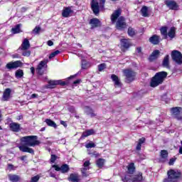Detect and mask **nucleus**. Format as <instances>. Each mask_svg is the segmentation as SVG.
Masks as SVG:
<instances>
[{
	"instance_id": "4d7b16f0",
	"label": "nucleus",
	"mask_w": 182,
	"mask_h": 182,
	"mask_svg": "<svg viewBox=\"0 0 182 182\" xmlns=\"http://www.w3.org/2000/svg\"><path fill=\"white\" fill-rule=\"evenodd\" d=\"M49 176H50V177H52L53 178H56V174L53 172H50Z\"/></svg>"
},
{
	"instance_id": "bf43d9fd",
	"label": "nucleus",
	"mask_w": 182,
	"mask_h": 182,
	"mask_svg": "<svg viewBox=\"0 0 182 182\" xmlns=\"http://www.w3.org/2000/svg\"><path fill=\"white\" fill-rule=\"evenodd\" d=\"M68 110L71 112V113H74L75 112V107H70L68 108Z\"/></svg>"
},
{
	"instance_id": "774afa93",
	"label": "nucleus",
	"mask_w": 182,
	"mask_h": 182,
	"mask_svg": "<svg viewBox=\"0 0 182 182\" xmlns=\"http://www.w3.org/2000/svg\"><path fill=\"white\" fill-rule=\"evenodd\" d=\"M179 153H180V154H182V147H180V149H179Z\"/></svg>"
},
{
	"instance_id": "f03ea898",
	"label": "nucleus",
	"mask_w": 182,
	"mask_h": 182,
	"mask_svg": "<svg viewBox=\"0 0 182 182\" xmlns=\"http://www.w3.org/2000/svg\"><path fill=\"white\" fill-rule=\"evenodd\" d=\"M168 178H165L163 182H178L181 180L182 173L181 171L170 169L167 172Z\"/></svg>"
},
{
	"instance_id": "e433bc0d",
	"label": "nucleus",
	"mask_w": 182,
	"mask_h": 182,
	"mask_svg": "<svg viewBox=\"0 0 182 182\" xmlns=\"http://www.w3.org/2000/svg\"><path fill=\"white\" fill-rule=\"evenodd\" d=\"M162 36H164L165 39H167V27H161L160 29Z\"/></svg>"
},
{
	"instance_id": "8fccbe9b",
	"label": "nucleus",
	"mask_w": 182,
	"mask_h": 182,
	"mask_svg": "<svg viewBox=\"0 0 182 182\" xmlns=\"http://www.w3.org/2000/svg\"><path fill=\"white\" fill-rule=\"evenodd\" d=\"M24 52L22 53V55L23 56H31V50H23Z\"/></svg>"
},
{
	"instance_id": "864d4df0",
	"label": "nucleus",
	"mask_w": 182,
	"mask_h": 182,
	"mask_svg": "<svg viewBox=\"0 0 182 182\" xmlns=\"http://www.w3.org/2000/svg\"><path fill=\"white\" fill-rule=\"evenodd\" d=\"M53 168H55V171H61V166L59 167L58 165L54 164L52 166Z\"/></svg>"
},
{
	"instance_id": "2eb2a0df",
	"label": "nucleus",
	"mask_w": 182,
	"mask_h": 182,
	"mask_svg": "<svg viewBox=\"0 0 182 182\" xmlns=\"http://www.w3.org/2000/svg\"><path fill=\"white\" fill-rule=\"evenodd\" d=\"M127 171L126 174H129V176H132L136 173V166H134V163L131 162L127 166Z\"/></svg>"
},
{
	"instance_id": "7ed1b4c3",
	"label": "nucleus",
	"mask_w": 182,
	"mask_h": 182,
	"mask_svg": "<svg viewBox=\"0 0 182 182\" xmlns=\"http://www.w3.org/2000/svg\"><path fill=\"white\" fill-rule=\"evenodd\" d=\"M167 77V73L164 71L157 73L151 80V87H157L164 82V79Z\"/></svg>"
},
{
	"instance_id": "ea45409f",
	"label": "nucleus",
	"mask_w": 182,
	"mask_h": 182,
	"mask_svg": "<svg viewBox=\"0 0 182 182\" xmlns=\"http://www.w3.org/2000/svg\"><path fill=\"white\" fill-rule=\"evenodd\" d=\"M59 53H60V51L59 50H57L51 53L49 55V59H52V58H55V56H57V55H59Z\"/></svg>"
},
{
	"instance_id": "72a5a7b5",
	"label": "nucleus",
	"mask_w": 182,
	"mask_h": 182,
	"mask_svg": "<svg viewBox=\"0 0 182 182\" xmlns=\"http://www.w3.org/2000/svg\"><path fill=\"white\" fill-rule=\"evenodd\" d=\"M96 164L99 168H103V166H105V159L100 158L97 160Z\"/></svg>"
},
{
	"instance_id": "e2e57ef3",
	"label": "nucleus",
	"mask_w": 182,
	"mask_h": 182,
	"mask_svg": "<svg viewBox=\"0 0 182 182\" xmlns=\"http://www.w3.org/2000/svg\"><path fill=\"white\" fill-rule=\"evenodd\" d=\"M36 97H38V95L37 94H32L31 96V99H35Z\"/></svg>"
},
{
	"instance_id": "c03bdc74",
	"label": "nucleus",
	"mask_w": 182,
	"mask_h": 182,
	"mask_svg": "<svg viewBox=\"0 0 182 182\" xmlns=\"http://www.w3.org/2000/svg\"><path fill=\"white\" fill-rule=\"evenodd\" d=\"M87 170H89V168H81V173L82 177H87V173L86 172Z\"/></svg>"
},
{
	"instance_id": "49530a36",
	"label": "nucleus",
	"mask_w": 182,
	"mask_h": 182,
	"mask_svg": "<svg viewBox=\"0 0 182 182\" xmlns=\"http://www.w3.org/2000/svg\"><path fill=\"white\" fill-rule=\"evenodd\" d=\"M86 149H93L94 147H96V144L93 142H89L85 145Z\"/></svg>"
},
{
	"instance_id": "f257e3e1",
	"label": "nucleus",
	"mask_w": 182,
	"mask_h": 182,
	"mask_svg": "<svg viewBox=\"0 0 182 182\" xmlns=\"http://www.w3.org/2000/svg\"><path fill=\"white\" fill-rule=\"evenodd\" d=\"M20 141L23 144L18 146L20 151L29 153L30 154H35L33 149L30 147H35L41 144V141L38 140V136L35 135L23 136Z\"/></svg>"
},
{
	"instance_id": "6ab92c4d",
	"label": "nucleus",
	"mask_w": 182,
	"mask_h": 182,
	"mask_svg": "<svg viewBox=\"0 0 182 182\" xmlns=\"http://www.w3.org/2000/svg\"><path fill=\"white\" fill-rule=\"evenodd\" d=\"M159 56H160V50H154L149 58V62H154V60H156Z\"/></svg>"
},
{
	"instance_id": "ddd939ff",
	"label": "nucleus",
	"mask_w": 182,
	"mask_h": 182,
	"mask_svg": "<svg viewBox=\"0 0 182 182\" xmlns=\"http://www.w3.org/2000/svg\"><path fill=\"white\" fill-rule=\"evenodd\" d=\"M21 61L11 62L6 64V68L9 70L17 69V68H21Z\"/></svg>"
},
{
	"instance_id": "aec40b11",
	"label": "nucleus",
	"mask_w": 182,
	"mask_h": 182,
	"mask_svg": "<svg viewBox=\"0 0 182 182\" xmlns=\"http://www.w3.org/2000/svg\"><path fill=\"white\" fill-rule=\"evenodd\" d=\"M73 14V11L70 7H66L63 10L62 16L63 18H69Z\"/></svg>"
},
{
	"instance_id": "f3484780",
	"label": "nucleus",
	"mask_w": 182,
	"mask_h": 182,
	"mask_svg": "<svg viewBox=\"0 0 182 182\" xmlns=\"http://www.w3.org/2000/svg\"><path fill=\"white\" fill-rule=\"evenodd\" d=\"M11 93H12V90L11 88H6L3 93L2 100L4 102H8L11 99Z\"/></svg>"
},
{
	"instance_id": "3c124183",
	"label": "nucleus",
	"mask_w": 182,
	"mask_h": 182,
	"mask_svg": "<svg viewBox=\"0 0 182 182\" xmlns=\"http://www.w3.org/2000/svg\"><path fill=\"white\" fill-rule=\"evenodd\" d=\"M89 166H90V161H85L83 164L84 168H89Z\"/></svg>"
},
{
	"instance_id": "5fc2aeb1",
	"label": "nucleus",
	"mask_w": 182,
	"mask_h": 182,
	"mask_svg": "<svg viewBox=\"0 0 182 182\" xmlns=\"http://www.w3.org/2000/svg\"><path fill=\"white\" fill-rule=\"evenodd\" d=\"M14 165L12 164H8L7 168L9 170V171H12L14 170Z\"/></svg>"
},
{
	"instance_id": "1a4fd4ad",
	"label": "nucleus",
	"mask_w": 182,
	"mask_h": 182,
	"mask_svg": "<svg viewBox=\"0 0 182 182\" xmlns=\"http://www.w3.org/2000/svg\"><path fill=\"white\" fill-rule=\"evenodd\" d=\"M159 161L160 163H166V161H168V151L167 150H161Z\"/></svg>"
},
{
	"instance_id": "dca6fc26",
	"label": "nucleus",
	"mask_w": 182,
	"mask_h": 182,
	"mask_svg": "<svg viewBox=\"0 0 182 182\" xmlns=\"http://www.w3.org/2000/svg\"><path fill=\"white\" fill-rule=\"evenodd\" d=\"M31 48V43L29 42V40L28 38H24L21 46L19 47V49L21 50H28Z\"/></svg>"
},
{
	"instance_id": "c9c22d12",
	"label": "nucleus",
	"mask_w": 182,
	"mask_h": 182,
	"mask_svg": "<svg viewBox=\"0 0 182 182\" xmlns=\"http://www.w3.org/2000/svg\"><path fill=\"white\" fill-rule=\"evenodd\" d=\"M21 24H17L14 28L11 29V32L14 34L19 33L21 32Z\"/></svg>"
},
{
	"instance_id": "2f4dec72",
	"label": "nucleus",
	"mask_w": 182,
	"mask_h": 182,
	"mask_svg": "<svg viewBox=\"0 0 182 182\" xmlns=\"http://www.w3.org/2000/svg\"><path fill=\"white\" fill-rule=\"evenodd\" d=\"M141 14L144 18L149 16V8L146 6H144L141 9Z\"/></svg>"
},
{
	"instance_id": "a211bd4d",
	"label": "nucleus",
	"mask_w": 182,
	"mask_h": 182,
	"mask_svg": "<svg viewBox=\"0 0 182 182\" xmlns=\"http://www.w3.org/2000/svg\"><path fill=\"white\" fill-rule=\"evenodd\" d=\"M9 128L11 132H15L16 133H18V132L21 130V124L16 122H11L9 124Z\"/></svg>"
},
{
	"instance_id": "0e129e2a",
	"label": "nucleus",
	"mask_w": 182,
	"mask_h": 182,
	"mask_svg": "<svg viewBox=\"0 0 182 182\" xmlns=\"http://www.w3.org/2000/svg\"><path fill=\"white\" fill-rule=\"evenodd\" d=\"M31 72L32 75H35V68L31 67Z\"/></svg>"
},
{
	"instance_id": "0eeeda50",
	"label": "nucleus",
	"mask_w": 182,
	"mask_h": 182,
	"mask_svg": "<svg viewBox=\"0 0 182 182\" xmlns=\"http://www.w3.org/2000/svg\"><path fill=\"white\" fill-rule=\"evenodd\" d=\"M48 62H49V60L46 59L39 63L36 70L38 75H43L45 73V70H46V68H48Z\"/></svg>"
},
{
	"instance_id": "c85d7f7f",
	"label": "nucleus",
	"mask_w": 182,
	"mask_h": 182,
	"mask_svg": "<svg viewBox=\"0 0 182 182\" xmlns=\"http://www.w3.org/2000/svg\"><path fill=\"white\" fill-rule=\"evenodd\" d=\"M170 56L168 55H166L163 60L162 62V66H164V68H170Z\"/></svg>"
},
{
	"instance_id": "6e6552de",
	"label": "nucleus",
	"mask_w": 182,
	"mask_h": 182,
	"mask_svg": "<svg viewBox=\"0 0 182 182\" xmlns=\"http://www.w3.org/2000/svg\"><path fill=\"white\" fill-rule=\"evenodd\" d=\"M171 58L178 65H181L182 63V55L181 53L178 50H174L171 53Z\"/></svg>"
},
{
	"instance_id": "c756f323",
	"label": "nucleus",
	"mask_w": 182,
	"mask_h": 182,
	"mask_svg": "<svg viewBox=\"0 0 182 182\" xmlns=\"http://www.w3.org/2000/svg\"><path fill=\"white\" fill-rule=\"evenodd\" d=\"M47 125L49 126V127H53L54 129H58V125L56 124V122L53 121L50 119H46L45 120Z\"/></svg>"
},
{
	"instance_id": "a19ab883",
	"label": "nucleus",
	"mask_w": 182,
	"mask_h": 182,
	"mask_svg": "<svg viewBox=\"0 0 182 182\" xmlns=\"http://www.w3.org/2000/svg\"><path fill=\"white\" fill-rule=\"evenodd\" d=\"M57 85H60V86H66V85H69V82L58 80H57Z\"/></svg>"
},
{
	"instance_id": "4be33fe9",
	"label": "nucleus",
	"mask_w": 182,
	"mask_h": 182,
	"mask_svg": "<svg viewBox=\"0 0 182 182\" xmlns=\"http://www.w3.org/2000/svg\"><path fill=\"white\" fill-rule=\"evenodd\" d=\"M111 79L114 82L115 86H117L118 87H122V82H120V79L119 78V77H117V75L114 74L112 75Z\"/></svg>"
},
{
	"instance_id": "7c9ffc66",
	"label": "nucleus",
	"mask_w": 182,
	"mask_h": 182,
	"mask_svg": "<svg viewBox=\"0 0 182 182\" xmlns=\"http://www.w3.org/2000/svg\"><path fill=\"white\" fill-rule=\"evenodd\" d=\"M70 170V168L69 167V165L64 164L61 166V171L60 172L63 174H66V173H69V171Z\"/></svg>"
},
{
	"instance_id": "79ce46f5",
	"label": "nucleus",
	"mask_w": 182,
	"mask_h": 182,
	"mask_svg": "<svg viewBox=\"0 0 182 182\" xmlns=\"http://www.w3.org/2000/svg\"><path fill=\"white\" fill-rule=\"evenodd\" d=\"M135 34H136V32L134 31V28L129 27L128 28V35L129 36H134Z\"/></svg>"
},
{
	"instance_id": "4c0bfd02",
	"label": "nucleus",
	"mask_w": 182,
	"mask_h": 182,
	"mask_svg": "<svg viewBox=\"0 0 182 182\" xmlns=\"http://www.w3.org/2000/svg\"><path fill=\"white\" fill-rule=\"evenodd\" d=\"M90 66V63H87L85 60H82V69H89Z\"/></svg>"
},
{
	"instance_id": "052dcab7",
	"label": "nucleus",
	"mask_w": 182,
	"mask_h": 182,
	"mask_svg": "<svg viewBox=\"0 0 182 182\" xmlns=\"http://www.w3.org/2000/svg\"><path fill=\"white\" fill-rule=\"evenodd\" d=\"M136 51V53H141V47H137Z\"/></svg>"
},
{
	"instance_id": "603ef678",
	"label": "nucleus",
	"mask_w": 182,
	"mask_h": 182,
	"mask_svg": "<svg viewBox=\"0 0 182 182\" xmlns=\"http://www.w3.org/2000/svg\"><path fill=\"white\" fill-rule=\"evenodd\" d=\"M176 160H177V158H171L169 160L168 164L169 166H173L174 163L176 162Z\"/></svg>"
},
{
	"instance_id": "680f3d73",
	"label": "nucleus",
	"mask_w": 182,
	"mask_h": 182,
	"mask_svg": "<svg viewBox=\"0 0 182 182\" xmlns=\"http://www.w3.org/2000/svg\"><path fill=\"white\" fill-rule=\"evenodd\" d=\"M26 157H27L26 155L22 156L20 157V160H21V161H24Z\"/></svg>"
},
{
	"instance_id": "69168bd1",
	"label": "nucleus",
	"mask_w": 182,
	"mask_h": 182,
	"mask_svg": "<svg viewBox=\"0 0 182 182\" xmlns=\"http://www.w3.org/2000/svg\"><path fill=\"white\" fill-rule=\"evenodd\" d=\"M80 83V80H76L75 81L73 82L74 85H79Z\"/></svg>"
},
{
	"instance_id": "cd10ccee",
	"label": "nucleus",
	"mask_w": 182,
	"mask_h": 182,
	"mask_svg": "<svg viewBox=\"0 0 182 182\" xmlns=\"http://www.w3.org/2000/svg\"><path fill=\"white\" fill-rule=\"evenodd\" d=\"M171 114H182V107H175L171 108Z\"/></svg>"
},
{
	"instance_id": "9d476101",
	"label": "nucleus",
	"mask_w": 182,
	"mask_h": 182,
	"mask_svg": "<svg viewBox=\"0 0 182 182\" xmlns=\"http://www.w3.org/2000/svg\"><path fill=\"white\" fill-rule=\"evenodd\" d=\"M164 4L166 5V6H168V8H169V9H171L172 11H177V9H178V6L174 1L166 0L164 1Z\"/></svg>"
},
{
	"instance_id": "a18cd8bd",
	"label": "nucleus",
	"mask_w": 182,
	"mask_h": 182,
	"mask_svg": "<svg viewBox=\"0 0 182 182\" xmlns=\"http://www.w3.org/2000/svg\"><path fill=\"white\" fill-rule=\"evenodd\" d=\"M56 160H58V156H56L55 154H51L50 159V163H55Z\"/></svg>"
},
{
	"instance_id": "338daca9",
	"label": "nucleus",
	"mask_w": 182,
	"mask_h": 182,
	"mask_svg": "<svg viewBox=\"0 0 182 182\" xmlns=\"http://www.w3.org/2000/svg\"><path fill=\"white\" fill-rule=\"evenodd\" d=\"M46 129V127H43V128L41 129V132H45Z\"/></svg>"
},
{
	"instance_id": "58836bf2",
	"label": "nucleus",
	"mask_w": 182,
	"mask_h": 182,
	"mask_svg": "<svg viewBox=\"0 0 182 182\" xmlns=\"http://www.w3.org/2000/svg\"><path fill=\"white\" fill-rule=\"evenodd\" d=\"M58 85V82L57 80H50L48 81V87H49L50 89L53 88V86H56Z\"/></svg>"
},
{
	"instance_id": "6e6d98bb",
	"label": "nucleus",
	"mask_w": 182,
	"mask_h": 182,
	"mask_svg": "<svg viewBox=\"0 0 182 182\" xmlns=\"http://www.w3.org/2000/svg\"><path fill=\"white\" fill-rule=\"evenodd\" d=\"M60 124H62V126H63L65 128L68 127V123H66V122L63 120L60 121Z\"/></svg>"
},
{
	"instance_id": "412c9836",
	"label": "nucleus",
	"mask_w": 182,
	"mask_h": 182,
	"mask_svg": "<svg viewBox=\"0 0 182 182\" xmlns=\"http://www.w3.org/2000/svg\"><path fill=\"white\" fill-rule=\"evenodd\" d=\"M144 143H146V137L142 136L137 141V144L136 146V151H140L141 150V145L144 144Z\"/></svg>"
},
{
	"instance_id": "a878e982",
	"label": "nucleus",
	"mask_w": 182,
	"mask_h": 182,
	"mask_svg": "<svg viewBox=\"0 0 182 182\" xmlns=\"http://www.w3.org/2000/svg\"><path fill=\"white\" fill-rule=\"evenodd\" d=\"M9 180L11 182H18L21 181V176L16 174H9Z\"/></svg>"
},
{
	"instance_id": "39448f33",
	"label": "nucleus",
	"mask_w": 182,
	"mask_h": 182,
	"mask_svg": "<svg viewBox=\"0 0 182 182\" xmlns=\"http://www.w3.org/2000/svg\"><path fill=\"white\" fill-rule=\"evenodd\" d=\"M143 173L138 172L135 175L125 174L124 178L122 179L124 182H141L143 181Z\"/></svg>"
},
{
	"instance_id": "f704fd0d",
	"label": "nucleus",
	"mask_w": 182,
	"mask_h": 182,
	"mask_svg": "<svg viewBox=\"0 0 182 182\" xmlns=\"http://www.w3.org/2000/svg\"><path fill=\"white\" fill-rule=\"evenodd\" d=\"M15 77L16 79H21V77H23V70L18 69L15 73Z\"/></svg>"
},
{
	"instance_id": "473e14b6",
	"label": "nucleus",
	"mask_w": 182,
	"mask_h": 182,
	"mask_svg": "<svg viewBox=\"0 0 182 182\" xmlns=\"http://www.w3.org/2000/svg\"><path fill=\"white\" fill-rule=\"evenodd\" d=\"M167 36L171 38V39H173L174 36H176V28L171 27L168 32Z\"/></svg>"
},
{
	"instance_id": "b1692460",
	"label": "nucleus",
	"mask_w": 182,
	"mask_h": 182,
	"mask_svg": "<svg viewBox=\"0 0 182 182\" xmlns=\"http://www.w3.org/2000/svg\"><path fill=\"white\" fill-rule=\"evenodd\" d=\"M121 46H122V48H124L125 49H129V48L132 46V43H130V40L126 38L121 39Z\"/></svg>"
},
{
	"instance_id": "5701e85b",
	"label": "nucleus",
	"mask_w": 182,
	"mask_h": 182,
	"mask_svg": "<svg viewBox=\"0 0 182 182\" xmlns=\"http://www.w3.org/2000/svg\"><path fill=\"white\" fill-rule=\"evenodd\" d=\"M149 42L152 43V45H159L160 43V36L157 35H154L149 38Z\"/></svg>"
},
{
	"instance_id": "20e7f679",
	"label": "nucleus",
	"mask_w": 182,
	"mask_h": 182,
	"mask_svg": "<svg viewBox=\"0 0 182 182\" xmlns=\"http://www.w3.org/2000/svg\"><path fill=\"white\" fill-rule=\"evenodd\" d=\"M105 2H106L105 0H100V2L97 0H92L91 1V9L95 15H98L100 11L105 9Z\"/></svg>"
},
{
	"instance_id": "13d9d810",
	"label": "nucleus",
	"mask_w": 182,
	"mask_h": 182,
	"mask_svg": "<svg viewBox=\"0 0 182 182\" xmlns=\"http://www.w3.org/2000/svg\"><path fill=\"white\" fill-rule=\"evenodd\" d=\"M47 45L48 46H53V41L49 40L48 42H47Z\"/></svg>"
},
{
	"instance_id": "393cba45",
	"label": "nucleus",
	"mask_w": 182,
	"mask_h": 182,
	"mask_svg": "<svg viewBox=\"0 0 182 182\" xmlns=\"http://www.w3.org/2000/svg\"><path fill=\"white\" fill-rule=\"evenodd\" d=\"M121 11L120 9L116 10L111 16V21L112 23H114L117 20V18L120 16Z\"/></svg>"
},
{
	"instance_id": "4468645a",
	"label": "nucleus",
	"mask_w": 182,
	"mask_h": 182,
	"mask_svg": "<svg viewBox=\"0 0 182 182\" xmlns=\"http://www.w3.org/2000/svg\"><path fill=\"white\" fill-rule=\"evenodd\" d=\"M90 24L91 25V29H95V28H99V26H102V23L99 19L96 18L90 19Z\"/></svg>"
},
{
	"instance_id": "423d86ee",
	"label": "nucleus",
	"mask_w": 182,
	"mask_h": 182,
	"mask_svg": "<svg viewBox=\"0 0 182 182\" xmlns=\"http://www.w3.org/2000/svg\"><path fill=\"white\" fill-rule=\"evenodd\" d=\"M123 73L126 77L125 80L127 83H130L131 82H133L134 79H136V72L130 69L124 70Z\"/></svg>"
},
{
	"instance_id": "37998d69",
	"label": "nucleus",
	"mask_w": 182,
	"mask_h": 182,
	"mask_svg": "<svg viewBox=\"0 0 182 182\" xmlns=\"http://www.w3.org/2000/svg\"><path fill=\"white\" fill-rule=\"evenodd\" d=\"M41 178V176L36 175L31 178L30 182H38Z\"/></svg>"
},
{
	"instance_id": "f8f14e48",
	"label": "nucleus",
	"mask_w": 182,
	"mask_h": 182,
	"mask_svg": "<svg viewBox=\"0 0 182 182\" xmlns=\"http://www.w3.org/2000/svg\"><path fill=\"white\" fill-rule=\"evenodd\" d=\"M68 180L71 182H80L82 179L80 178V175L77 173H73L70 174Z\"/></svg>"
},
{
	"instance_id": "09e8293b",
	"label": "nucleus",
	"mask_w": 182,
	"mask_h": 182,
	"mask_svg": "<svg viewBox=\"0 0 182 182\" xmlns=\"http://www.w3.org/2000/svg\"><path fill=\"white\" fill-rule=\"evenodd\" d=\"M104 69H106V64L102 63L98 65L99 72H102V70H104Z\"/></svg>"
},
{
	"instance_id": "de8ad7c7",
	"label": "nucleus",
	"mask_w": 182,
	"mask_h": 182,
	"mask_svg": "<svg viewBox=\"0 0 182 182\" xmlns=\"http://www.w3.org/2000/svg\"><path fill=\"white\" fill-rule=\"evenodd\" d=\"M41 32V28L39 26H36L35 28L33 30L32 33L34 35H38Z\"/></svg>"
},
{
	"instance_id": "9b49d317",
	"label": "nucleus",
	"mask_w": 182,
	"mask_h": 182,
	"mask_svg": "<svg viewBox=\"0 0 182 182\" xmlns=\"http://www.w3.org/2000/svg\"><path fill=\"white\" fill-rule=\"evenodd\" d=\"M127 26L126 22H124V18L123 17H119L117 21V29L119 31H123Z\"/></svg>"
},
{
	"instance_id": "bb28decb",
	"label": "nucleus",
	"mask_w": 182,
	"mask_h": 182,
	"mask_svg": "<svg viewBox=\"0 0 182 182\" xmlns=\"http://www.w3.org/2000/svg\"><path fill=\"white\" fill-rule=\"evenodd\" d=\"M93 134H95V129H88L82 132L80 139H85V137H88V136H92Z\"/></svg>"
}]
</instances>
